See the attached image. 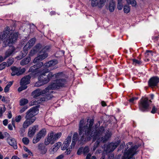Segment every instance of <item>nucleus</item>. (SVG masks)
I'll use <instances>...</instances> for the list:
<instances>
[{
  "instance_id": "nucleus-1",
  "label": "nucleus",
  "mask_w": 159,
  "mask_h": 159,
  "mask_svg": "<svg viewBox=\"0 0 159 159\" xmlns=\"http://www.w3.org/2000/svg\"><path fill=\"white\" fill-rule=\"evenodd\" d=\"M66 80L64 79H57L54 82L49 85L45 89L42 90L40 89H38L34 90L32 93V95L33 97L36 98L40 95L43 94H45L44 98H41L39 100H38L37 102L36 100L34 101V103L36 104V102L40 103L41 102L47 101L50 99L52 97V95L53 93L52 89H60L64 87L66 83Z\"/></svg>"
},
{
  "instance_id": "nucleus-2",
  "label": "nucleus",
  "mask_w": 159,
  "mask_h": 159,
  "mask_svg": "<svg viewBox=\"0 0 159 159\" xmlns=\"http://www.w3.org/2000/svg\"><path fill=\"white\" fill-rule=\"evenodd\" d=\"M100 125V122H98L95 125V131L92 127L91 130L93 131V134L97 133L98 134V137L97 139L98 140L102 141L103 143H105L111 137V134L109 132L108 130H104V127L103 126H101L99 128L97 129L98 127Z\"/></svg>"
},
{
  "instance_id": "nucleus-3",
  "label": "nucleus",
  "mask_w": 159,
  "mask_h": 159,
  "mask_svg": "<svg viewBox=\"0 0 159 159\" xmlns=\"http://www.w3.org/2000/svg\"><path fill=\"white\" fill-rule=\"evenodd\" d=\"M5 30L3 31L2 34V39H5L3 42L2 46L3 47H6L10 44H12L15 43L18 37L17 33H15L13 34H11V31L9 30V28L6 27Z\"/></svg>"
},
{
  "instance_id": "nucleus-4",
  "label": "nucleus",
  "mask_w": 159,
  "mask_h": 159,
  "mask_svg": "<svg viewBox=\"0 0 159 159\" xmlns=\"http://www.w3.org/2000/svg\"><path fill=\"white\" fill-rule=\"evenodd\" d=\"M62 75V74L61 73L53 74L52 72H49L48 70L45 69L39 76L40 80L44 84H45L49 82L55 76L56 78H59Z\"/></svg>"
},
{
  "instance_id": "nucleus-5",
  "label": "nucleus",
  "mask_w": 159,
  "mask_h": 159,
  "mask_svg": "<svg viewBox=\"0 0 159 159\" xmlns=\"http://www.w3.org/2000/svg\"><path fill=\"white\" fill-rule=\"evenodd\" d=\"M93 131L92 130H86L84 131V132H83L81 133L80 131H79V134L80 135H82L81 136V138H79L78 141L80 142V143H82L84 142L87 139L88 140H89L91 138H93V141H95L96 139H97L98 137V134L97 133L93 134Z\"/></svg>"
},
{
  "instance_id": "nucleus-6",
  "label": "nucleus",
  "mask_w": 159,
  "mask_h": 159,
  "mask_svg": "<svg viewBox=\"0 0 159 159\" xmlns=\"http://www.w3.org/2000/svg\"><path fill=\"white\" fill-rule=\"evenodd\" d=\"M152 101L147 98L143 97L139 103V107L140 111L143 112H147L149 110L150 105Z\"/></svg>"
},
{
  "instance_id": "nucleus-7",
  "label": "nucleus",
  "mask_w": 159,
  "mask_h": 159,
  "mask_svg": "<svg viewBox=\"0 0 159 159\" xmlns=\"http://www.w3.org/2000/svg\"><path fill=\"white\" fill-rule=\"evenodd\" d=\"M61 136V132L54 134V133L51 131L48 133V137L45 139V144L46 145H48L50 143L51 144H53L55 141L60 138Z\"/></svg>"
},
{
  "instance_id": "nucleus-8",
  "label": "nucleus",
  "mask_w": 159,
  "mask_h": 159,
  "mask_svg": "<svg viewBox=\"0 0 159 159\" xmlns=\"http://www.w3.org/2000/svg\"><path fill=\"white\" fill-rule=\"evenodd\" d=\"M49 47L48 46H46L43 48L39 52V55L35 58L33 61V63H36L45 59L48 56V52L49 51Z\"/></svg>"
},
{
  "instance_id": "nucleus-9",
  "label": "nucleus",
  "mask_w": 159,
  "mask_h": 159,
  "mask_svg": "<svg viewBox=\"0 0 159 159\" xmlns=\"http://www.w3.org/2000/svg\"><path fill=\"white\" fill-rule=\"evenodd\" d=\"M138 147L136 145L131 146L124 153L122 159H135L133 156L136 154L137 152V149Z\"/></svg>"
},
{
  "instance_id": "nucleus-10",
  "label": "nucleus",
  "mask_w": 159,
  "mask_h": 159,
  "mask_svg": "<svg viewBox=\"0 0 159 159\" xmlns=\"http://www.w3.org/2000/svg\"><path fill=\"white\" fill-rule=\"evenodd\" d=\"M39 106V105H36L32 107L28 110L26 112V115L25 116V119L30 120L34 119V121L36 119L34 116L38 114Z\"/></svg>"
},
{
  "instance_id": "nucleus-11",
  "label": "nucleus",
  "mask_w": 159,
  "mask_h": 159,
  "mask_svg": "<svg viewBox=\"0 0 159 159\" xmlns=\"http://www.w3.org/2000/svg\"><path fill=\"white\" fill-rule=\"evenodd\" d=\"M94 123V120L93 119H90L89 121V126L87 125L84 126V120H80L79 124V131H80V133L81 134L83 132L86 130H92V128L93 126Z\"/></svg>"
},
{
  "instance_id": "nucleus-12",
  "label": "nucleus",
  "mask_w": 159,
  "mask_h": 159,
  "mask_svg": "<svg viewBox=\"0 0 159 159\" xmlns=\"http://www.w3.org/2000/svg\"><path fill=\"white\" fill-rule=\"evenodd\" d=\"M12 71L11 73L12 76H14L16 75L19 76L22 74L25 71V69L24 68L21 69L20 68L16 67L15 66L12 67L11 68Z\"/></svg>"
},
{
  "instance_id": "nucleus-13",
  "label": "nucleus",
  "mask_w": 159,
  "mask_h": 159,
  "mask_svg": "<svg viewBox=\"0 0 159 159\" xmlns=\"http://www.w3.org/2000/svg\"><path fill=\"white\" fill-rule=\"evenodd\" d=\"M35 65L32 66L29 69V71L35 74L40 73V70L39 69L43 65V62H36Z\"/></svg>"
},
{
  "instance_id": "nucleus-14",
  "label": "nucleus",
  "mask_w": 159,
  "mask_h": 159,
  "mask_svg": "<svg viewBox=\"0 0 159 159\" xmlns=\"http://www.w3.org/2000/svg\"><path fill=\"white\" fill-rule=\"evenodd\" d=\"M159 83V77L157 76H153L148 81V85L152 88L156 87Z\"/></svg>"
},
{
  "instance_id": "nucleus-15",
  "label": "nucleus",
  "mask_w": 159,
  "mask_h": 159,
  "mask_svg": "<svg viewBox=\"0 0 159 159\" xmlns=\"http://www.w3.org/2000/svg\"><path fill=\"white\" fill-rule=\"evenodd\" d=\"M16 50L15 48L13 46L10 47L5 53V56L4 57L1 56V62L4 61L7 57L11 56Z\"/></svg>"
},
{
  "instance_id": "nucleus-16",
  "label": "nucleus",
  "mask_w": 159,
  "mask_h": 159,
  "mask_svg": "<svg viewBox=\"0 0 159 159\" xmlns=\"http://www.w3.org/2000/svg\"><path fill=\"white\" fill-rule=\"evenodd\" d=\"M42 47V45L40 43L37 44L31 50L29 56H33L38 52H39Z\"/></svg>"
},
{
  "instance_id": "nucleus-17",
  "label": "nucleus",
  "mask_w": 159,
  "mask_h": 159,
  "mask_svg": "<svg viewBox=\"0 0 159 159\" xmlns=\"http://www.w3.org/2000/svg\"><path fill=\"white\" fill-rule=\"evenodd\" d=\"M43 143H40L39 144L38 149L41 154H44L46 153L48 148Z\"/></svg>"
},
{
  "instance_id": "nucleus-18",
  "label": "nucleus",
  "mask_w": 159,
  "mask_h": 159,
  "mask_svg": "<svg viewBox=\"0 0 159 159\" xmlns=\"http://www.w3.org/2000/svg\"><path fill=\"white\" fill-rule=\"evenodd\" d=\"M7 141L9 144L12 146L15 149H16L17 148V143L14 138L10 137L7 139Z\"/></svg>"
},
{
  "instance_id": "nucleus-19",
  "label": "nucleus",
  "mask_w": 159,
  "mask_h": 159,
  "mask_svg": "<svg viewBox=\"0 0 159 159\" xmlns=\"http://www.w3.org/2000/svg\"><path fill=\"white\" fill-rule=\"evenodd\" d=\"M71 139V137L68 136L62 145V147H61L62 150H65L68 147L70 143Z\"/></svg>"
},
{
  "instance_id": "nucleus-20",
  "label": "nucleus",
  "mask_w": 159,
  "mask_h": 159,
  "mask_svg": "<svg viewBox=\"0 0 159 159\" xmlns=\"http://www.w3.org/2000/svg\"><path fill=\"white\" fill-rule=\"evenodd\" d=\"M31 77L30 75H27L23 77L21 80L20 85H26L30 83Z\"/></svg>"
},
{
  "instance_id": "nucleus-21",
  "label": "nucleus",
  "mask_w": 159,
  "mask_h": 159,
  "mask_svg": "<svg viewBox=\"0 0 159 159\" xmlns=\"http://www.w3.org/2000/svg\"><path fill=\"white\" fill-rule=\"evenodd\" d=\"M38 127V126L35 125L29 128L28 132L29 137L32 138L33 136L36 132V128Z\"/></svg>"
},
{
  "instance_id": "nucleus-22",
  "label": "nucleus",
  "mask_w": 159,
  "mask_h": 159,
  "mask_svg": "<svg viewBox=\"0 0 159 159\" xmlns=\"http://www.w3.org/2000/svg\"><path fill=\"white\" fill-rule=\"evenodd\" d=\"M118 145V144L116 143H111L107 145V150L109 152H112L116 148Z\"/></svg>"
},
{
  "instance_id": "nucleus-23",
  "label": "nucleus",
  "mask_w": 159,
  "mask_h": 159,
  "mask_svg": "<svg viewBox=\"0 0 159 159\" xmlns=\"http://www.w3.org/2000/svg\"><path fill=\"white\" fill-rule=\"evenodd\" d=\"M26 119L23 125V127L24 128H27L29 126L34 122V119H32V120H29L27 119Z\"/></svg>"
},
{
  "instance_id": "nucleus-24",
  "label": "nucleus",
  "mask_w": 159,
  "mask_h": 159,
  "mask_svg": "<svg viewBox=\"0 0 159 159\" xmlns=\"http://www.w3.org/2000/svg\"><path fill=\"white\" fill-rule=\"evenodd\" d=\"M56 61L52 60L46 62L43 65V66L46 67H49L55 65L56 64Z\"/></svg>"
},
{
  "instance_id": "nucleus-25",
  "label": "nucleus",
  "mask_w": 159,
  "mask_h": 159,
  "mask_svg": "<svg viewBox=\"0 0 159 159\" xmlns=\"http://www.w3.org/2000/svg\"><path fill=\"white\" fill-rule=\"evenodd\" d=\"M78 134L76 132L75 133L74 135L72 138V142L71 143V146L74 147L75 144L76 143L77 141L78 138Z\"/></svg>"
},
{
  "instance_id": "nucleus-26",
  "label": "nucleus",
  "mask_w": 159,
  "mask_h": 159,
  "mask_svg": "<svg viewBox=\"0 0 159 159\" xmlns=\"http://www.w3.org/2000/svg\"><path fill=\"white\" fill-rule=\"evenodd\" d=\"M31 60V58L30 57H28L24 58L20 62V64L22 66H24L27 64Z\"/></svg>"
},
{
  "instance_id": "nucleus-27",
  "label": "nucleus",
  "mask_w": 159,
  "mask_h": 159,
  "mask_svg": "<svg viewBox=\"0 0 159 159\" xmlns=\"http://www.w3.org/2000/svg\"><path fill=\"white\" fill-rule=\"evenodd\" d=\"M46 134V130L45 129H43L40 131L36 135L39 137L40 139L44 137Z\"/></svg>"
},
{
  "instance_id": "nucleus-28",
  "label": "nucleus",
  "mask_w": 159,
  "mask_h": 159,
  "mask_svg": "<svg viewBox=\"0 0 159 159\" xmlns=\"http://www.w3.org/2000/svg\"><path fill=\"white\" fill-rule=\"evenodd\" d=\"M35 42L36 39L34 38H32L29 40L26 45H29L28 48H30V47L33 46L35 43Z\"/></svg>"
},
{
  "instance_id": "nucleus-29",
  "label": "nucleus",
  "mask_w": 159,
  "mask_h": 159,
  "mask_svg": "<svg viewBox=\"0 0 159 159\" xmlns=\"http://www.w3.org/2000/svg\"><path fill=\"white\" fill-rule=\"evenodd\" d=\"M128 4H131L132 6L135 7L136 5V2L135 0H126Z\"/></svg>"
},
{
  "instance_id": "nucleus-30",
  "label": "nucleus",
  "mask_w": 159,
  "mask_h": 159,
  "mask_svg": "<svg viewBox=\"0 0 159 159\" xmlns=\"http://www.w3.org/2000/svg\"><path fill=\"white\" fill-rule=\"evenodd\" d=\"M38 81L34 85L35 87H39L43 84H44L40 80L39 76L38 77Z\"/></svg>"
},
{
  "instance_id": "nucleus-31",
  "label": "nucleus",
  "mask_w": 159,
  "mask_h": 159,
  "mask_svg": "<svg viewBox=\"0 0 159 159\" xmlns=\"http://www.w3.org/2000/svg\"><path fill=\"white\" fill-rule=\"evenodd\" d=\"M10 137V134L7 132H4L3 134L1 132V139H3L5 138H7V139Z\"/></svg>"
},
{
  "instance_id": "nucleus-32",
  "label": "nucleus",
  "mask_w": 159,
  "mask_h": 159,
  "mask_svg": "<svg viewBox=\"0 0 159 159\" xmlns=\"http://www.w3.org/2000/svg\"><path fill=\"white\" fill-rule=\"evenodd\" d=\"M28 101L26 99H21L20 102V105L21 106H23L28 103Z\"/></svg>"
},
{
  "instance_id": "nucleus-33",
  "label": "nucleus",
  "mask_w": 159,
  "mask_h": 159,
  "mask_svg": "<svg viewBox=\"0 0 159 159\" xmlns=\"http://www.w3.org/2000/svg\"><path fill=\"white\" fill-rule=\"evenodd\" d=\"M115 7V4L113 3H112L110 4L109 6V10L111 12H113L114 11Z\"/></svg>"
},
{
  "instance_id": "nucleus-34",
  "label": "nucleus",
  "mask_w": 159,
  "mask_h": 159,
  "mask_svg": "<svg viewBox=\"0 0 159 159\" xmlns=\"http://www.w3.org/2000/svg\"><path fill=\"white\" fill-rule=\"evenodd\" d=\"M40 139L39 137H38L37 135H36L35 137H34L33 140V143H36L38 142L40 140Z\"/></svg>"
},
{
  "instance_id": "nucleus-35",
  "label": "nucleus",
  "mask_w": 159,
  "mask_h": 159,
  "mask_svg": "<svg viewBox=\"0 0 159 159\" xmlns=\"http://www.w3.org/2000/svg\"><path fill=\"white\" fill-rule=\"evenodd\" d=\"M130 11V7L127 6H125L124 7V11L126 13H128Z\"/></svg>"
},
{
  "instance_id": "nucleus-36",
  "label": "nucleus",
  "mask_w": 159,
  "mask_h": 159,
  "mask_svg": "<svg viewBox=\"0 0 159 159\" xmlns=\"http://www.w3.org/2000/svg\"><path fill=\"white\" fill-rule=\"evenodd\" d=\"M14 61V60L13 58H10L7 61V66H10L11 64H13Z\"/></svg>"
},
{
  "instance_id": "nucleus-37",
  "label": "nucleus",
  "mask_w": 159,
  "mask_h": 159,
  "mask_svg": "<svg viewBox=\"0 0 159 159\" xmlns=\"http://www.w3.org/2000/svg\"><path fill=\"white\" fill-rule=\"evenodd\" d=\"M20 85L21 86L19 87L18 89L19 92H21L22 91L26 89L27 87V86L26 85Z\"/></svg>"
},
{
  "instance_id": "nucleus-38",
  "label": "nucleus",
  "mask_w": 159,
  "mask_h": 159,
  "mask_svg": "<svg viewBox=\"0 0 159 159\" xmlns=\"http://www.w3.org/2000/svg\"><path fill=\"white\" fill-rule=\"evenodd\" d=\"M22 141L23 143L25 145L28 144L29 143V139L26 137L23 138L22 139Z\"/></svg>"
},
{
  "instance_id": "nucleus-39",
  "label": "nucleus",
  "mask_w": 159,
  "mask_h": 159,
  "mask_svg": "<svg viewBox=\"0 0 159 159\" xmlns=\"http://www.w3.org/2000/svg\"><path fill=\"white\" fill-rule=\"evenodd\" d=\"M133 64L136 65L137 64L140 65L141 64L142 62L139 60H138L135 59H132Z\"/></svg>"
},
{
  "instance_id": "nucleus-40",
  "label": "nucleus",
  "mask_w": 159,
  "mask_h": 159,
  "mask_svg": "<svg viewBox=\"0 0 159 159\" xmlns=\"http://www.w3.org/2000/svg\"><path fill=\"white\" fill-rule=\"evenodd\" d=\"M51 150L50 151V152L51 154H53L56 152L58 149V148H56L54 146L51 148Z\"/></svg>"
},
{
  "instance_id": "nucleus-41",
  "label": "nucleus",
  "mask_w": 159,
  "mask_h": 159,
  "mask_svg": "<svg viewBox=\"0 0 159 159\" xmlns=\"http://www.w3.org/2000/svg\"><path fill=\"white\" fill-rule=\"evenodd\" d=\"M6 66H7V64L5 62H3L1 64V70L4 69Z\"/></svg>"
},
{
  "instance_id": "nucleus-42",
  "label": "nucleus",
  "mask_w": 159,
  "mask_h": 159,
  "mask_svg": "<svg viewBox=\"0 0 159 159\" xmlns=\"http://www.w3.org/2000/svg\"><path fill=\"white\" fill-rule=\"evenodd\" d=\"M89 151V149L88 147L86 146L83 148V153L85 154L88 153Z\"/></svg>"
},
{
  "instance_id": "nucleus-43",
  "label": "nucleus",
  "mask_w": 159,
  "mask_h": 159,
  "mask_svg": "<svg viewBox=\"0 0 159 159\" xmlns=\"http://www.w3.org/2000/svg\"><path fill=\"white\" fill-rule=\"evenodd\" d=\"M106 0H100L99 3L98 4V7H102L105 4Z\"/></svg>"
},
{
  "instance_id": "nucleus-44",
  "label": "nucleus",
  "mask_w": 159,
  "mask_h": 159,
  "mask_svg": "<svg viewBox=\"0 0 159 159\" xmlns=\"http://www.w3.org/2000/svg\"><path fill=\"white\" fill-rule=\"evenodd\" d=\"M71 148H66V151L65 152V153L66 155H68V154H69L71 152V149H72V147H73V146H71V145L70 146Z\"/></svg>"
},
{
  "instance_id": "nucleus-45",
  "label": "nucleus",
  "mask_w": 159,
  "mask_h": 159,
  "mask_svg": "<svg viewBox=\"0 0 159 159\" xmlns=\"http://www.w3.org/2000/svg\"><path fill=\"white\" fill-rule=\"evenodd\" d=\"M21 119V116L20 115L16 116L15 117V121L17 122H19Z\"/></svg>"
},
{
  "instance_id": "nucleus-46",
  "label": "nucleus",
  "mask_w": 159,
  "mask_h": 159,
  "mask_svg": "<svg viewBox=\"0 0 159 159\" xmlns=\"http://www.w3.org/2000/svg\"><path fill=\"white\" fill-rule=\"evenodd\" d=\"M157 109L156 108L155 106H153L152 110L151 111V112L152 114H154L157 112Z\"/></svg>"
},
{
  "instance_id": "nucleus-47",
  "label": "nucleus",
  "mask_w": 159,
  "mask_h": 159,
  "mask_svg": "<svg viewBox=\"0 0 159 159\" xmlns=\"http://www.w3.org/2000/svg\"><path fill=\"white\" fill-rule=\"evenodd\" d=\"M82 152H83V148L81 147L78 149L77 153L78 155H80Z\"/></svg>"
},
{
  "instance_id": "nucleus-48",
  "label": "nucleus",
  "mask_w": 159,
  "mask_h": 159,
  "mask_svg": "<svg viewBox=\"0 0 159 159\" xmlns=\"http://www.w3.org/2000/svg\"><path fill=\"white\" fill-rule=\"evenodd\" d=\"M24 150L26 152H27L30 155H32V152L30 151V150L27 148L26 147H24Z\"/></svg>"
},
{
  "instance_id": "nucleus-49",
  "label": "nucleus",
  "mask_w": 159,
  "mask_h": 159,
  "mask_svg": "<svg viewBox=\"0 0 159 159\" xmlns=\"http://www.w3.org/2000/svg\"><path fill=\"white\" fill-rule=\"evenodd\" d=\"M61 144V143L60 142H58L56 143L54 146L56 148H58V149L60 147Z\"/></svg>"
},
{
  "instance_id": "nucleus-50",
  "label": "nucleus",
  "mask_w": 159,
  "mask_h": 159,
  "mask_svg": "<svg viewBox=\"0 0 159 159\" xmlns=\"http://www.w3.org/2000/svg\"><path fill=\"white\" fill-rule=\"evenodd\" d=\"M99 142L98 141V140H97L94 144V145L93 146V150H95V149L97 148V147L99 144Z\"/></svg>"
},
{
  "instance_id": "nucleus-51",
  "label": "nucleus",
  "mask_w": 159,
  "mask_h": 159,
  "mask_svg": "<svg viewBox=\"0 0 159 159\" xmlns=\"http://www.w3.org/2000/svg\"><path fill=\"white\" fill-rule=\"evenodd\" d=\"M99 142L98 141V140H97L94 144V145L93 146V150H95V149L97 148V147L99 144Z\"/></svg>"
},
{
  "instance_id": "nucleus-52",
  "label": "nucleus",
  "mask_w": 159,
  "mask_h": 159,
  "mask_svg": "<svg viewBox=\"0 0 159 159\" xmlns=\"http://www.w3.org/2000/svg\"><path fill=\"white\" fill-rule=\"evenodd\" d=\"M27 109V107L26 106H25L23 107L20 110V113H22L24 112L26 109Z\"/></svg>"
},
{
  "instance_id": "nucleus-53",
  "label": "nucleus",
  "mask_w": 159,
  "mask_h": 159,
  "mask_svg": "<svg viewBox=\"0 0 159 159\" xmlns=\"http://www.w3.org/2000/svg\"><path fill=\"white\" fill-rule=\"evenodd\" d=\"M3 110L2 109V108H1V114L3 113L6 110V108L5 107L4 105H3Z\"/></svg>"
},
{
  "instance_id": "nucleus-54",
  "label": "nucleus",
  "mask_w": 159,
  "mask_h": 159,
  "mask_svg": "<svg viewBox=\"0 0 159 159\" xmlns=\"http://www.w3.org/2000/svg\"><path fill=\"white\" fill-rule=\"evenodd\" d=\"M3 124L5 126H6L8 124V120L5 119L3 121Z\"/></svg>"
},
{
  "instance_id": "nucleus-55",
  "label": "nucleus",
  "mask_w": 159,
  "mask_h": 159,
  "mask_svg": "<svg viewBox=\"0 0 159 159\" xmlns=\"http://www.w3.org/2000/svg\"><path fill=\"white\" fill-rule=\"evenodd\" d=\"M9 87L7 86H6L4 88V91L5 93H7L8 92L9 90Z\"/></svg>"
},
{
  "instance_id": "nucleus-56",
  "label": "nucleus",
  "mask_w": 159,
  "mask_h": 159,
  "mask_svg": "<svg viewBox=\"0 0 159 159\" xmlns=\"http://www.w3.org/2000/svg\"><path fill=\"white\" fill-rule=\"evenodd\" d=\"M63 157V155L62 154H61L57 157H56V159H62Z\"/></svg>"
},
{
  "instance_id": "nucleus-57",
  "label": "nucleus",
  "mask_w": 159,
  "mask_h": 159,
  "mask_svg": "<svg viewBox=\"0 0 159 159\" xmlns=\"http://www.w3.org/2000/svg\"><path fill=\"white\" fill-rule=\"evenodd\" d=\"M8 129L11 130L13 129L12 125L11 124H9L8 125Z\"/></svg>"
},
{
  "instance_id": "nucleus-58",
  "label": "nucleus",
  "mask_w": 159,
  "mask_h": 159,
  "mask_svg": "<svg viewBox=\"0 0 159 159\" xmlns=\"http://www.w3.org/2000/svg\"><path fill=\"white\" fill-rule=\"evenodd\" d=\"M123 7L122 5H117V8L119 10H121L122 9Z\"/></svg>"
},
{
  "instance_id": "nucleus-59",
  "label": "nucleus",
  "mask_w": 159,
  "mask_h": 159,
  "mask_svg": "<svg viewBox=\"0 0 159 159\" xmlns=\"http://www.w3.org/2000/svg\"><path fill=\"white\" fill-rule=\"evenodd\" d=\"M13 83V81H10L7 84V86L10 88L12 84Z\"/></svg>"
},
{
  "instance_id": "nucleus-60",
  "label": "nucleus",
  "mask_w": 159,
  "mask_h": 159,
  "mask_svg": "<svg viewBox=\"0 0 159 159\" xmlns=\"http://www.w3.org/2000/svg\"><path fill=\"white\" fill-rule=\"evenodd\" d=\"M12 117V114L10 111L8 112V117L9 119H10Z\"/></svg>"
},
{
  "instance_id": "nucleus-61",
  "label": "nucleus",
  "mask_w": 159,
  "mask_h": 159,
  "mask_svg": "<svg viewBox=\"0 0 159 159\" xmlns=\"http://www.w3.org/2000/svg\"><path fill=\"white\" fill-rule=\"evenodd\" d=\"M91 156V154L90 153H89L87 155L85 159H90Z\"/></svg>"
},
{
  "instance_id": "nucleus-62",
  "label": "nucleus",
  "mask_w": 159,
  "mask_h": 159,
  "mask_svg": "<svg viewBox=\"0 0 159 159\" xmlns=\"http://www.w3.org/2000/svg\"><path fill=\"white\" fill-rule=\"evenodd\" d=\"M25 128H21L20 131V133L21 134H22L23 133H24L25 131Z\"/></svg>"
},
{
  "instance_id": "nucleus-63",
  "label": "nucleus",
  "mask_w": 159,
  "mask_h": 159,
  "mask_svg": "<svg viewBox=\"0 0 159 159\" xmlns=\"http://www.w3.org/2000/svg\"><path fill=\"white\" fill-rule=\"evenodd\" d=\"M11 159H21L16 156H13L12 157Z\"/></svg>"
},
{
  "instance_id": "nucleus-64",
  "label": "nucleus",
  "mask_w": 159,
  "mask_h": 159,
  "mask_svg": "<svg viewBox=\"0 0 159 159\" xmlns=\"http://www.w3.org/2000/svg\"><path fill=\"white\" fill-rule=\"evenodd\" d=\"M28 156V155L27 154H23V157L24 158H26Z\"/></svg>"
}]
</instances>
